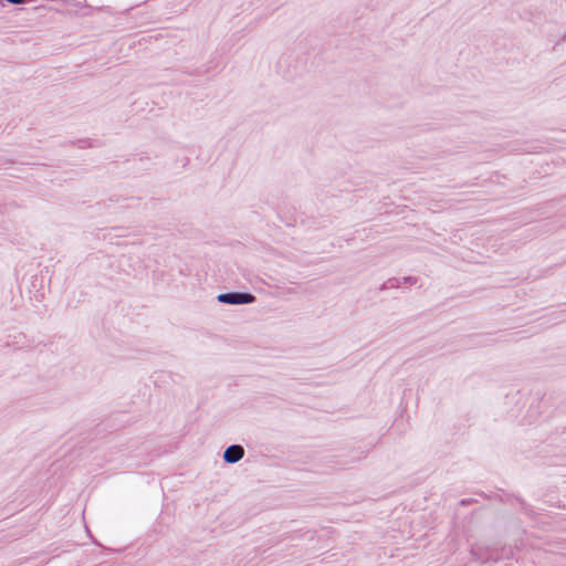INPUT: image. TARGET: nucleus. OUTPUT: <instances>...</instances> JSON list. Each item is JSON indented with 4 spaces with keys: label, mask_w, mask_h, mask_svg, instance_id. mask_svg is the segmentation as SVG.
Returning <instances> with one entry per match:
<instances>
[{
    "label": "nucleus",
    "mask_w": 566,
    "mask_h": 566,
    "mask_svg": "<svg viewBox=\"0 0 566 566\" xmlns=\"http://www.w3.org/2000/svg\"><path fill=\"white\" fill-rule=\"evenodd\" d=\"M218 300L227 304H247L254 301V296L248 293H226L220 294Z\"/></svg>",
    "instance_id": "obj_1"
},
{
    "label": "nucleus",
    "mask_w": 566,
    "mask_h": 566,
    "mask_svg": "<svg viewBox=\"0 0 566 566\" xmlns=\"http://www.w3.org/2000/svg\"><path fill=\"white\" fill-rule=\"evenodd\" d=\"M244 455V450L241 446L234 444L224 451L223 458L229 463H235L240 461Z\"/></svg>",
    "instance_id": "obj_2"
}]
</instances>
